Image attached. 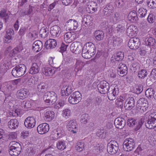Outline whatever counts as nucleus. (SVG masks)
Returning <instances> with one entry per match:
<instances>
[{"mask_svg":"<svg viewBox=\"0 0 156 156\" xmlns=\"http://www.w3.org/2000/svg\"><path fill=\"white\" fill-rule=\"evenodd\" d=\"M77 126L76 122L74 119L68 121L67 123V127L68 130L73 133H76Z\"/></svg>","mask_w":156,"mask_h":156,"instance_id":"nucleus-15","label":"nucleus"},{"mask_svg":"<svg viewBox=\"0 0 156 156\" xmlns=\"http://www.w3.org/2000/svg\"><path fill=\"white\" fill-rule=\"evenodd\" d=\"M97 87L99 92L104 94L108 92L110 88L109 84L105 81H101L98 85Z\"/></svg>","mask_w":156,"mask_h":156,"instance_id":"nucleus-9","label":"nucleus"},{"mask_svg":"<svg viewBox=\"0 0 156 156\" xmlns=\"http://www.w3.org/2000/svg\"><path fill=\"white\" fill-rule=\"evenodd\" d=\"M125 0H115L114 2L115 6L116 8H122L125 5Z\"/></svg>","mask_w":156,"mask_h":156,"instance_id":"nucleus-45","label":"nucleus"},{"mask_svg":"<svg viewBox=\"0 0 156 156\" xmlns=\"http://www.w3.org/2000/svg\"><path fill=\"white\" fill-rule=\"evenodd\" d=\"M83 47H85L87 51L90 52V53L94 55L95 53L94 45L91 42L87 43Z\"/></svg>","mask_w":156,"mask_h":156,"instance_id":"nucleus-31","label":"nucleus"},{"mask_svg":"<svg viewBox=\"0 0 156 156\" xmlns=\"http://www.w3.org/2000/svg\"><path fill=\"white\" fill-rule=\"evenodd\" d=\"M96 3L93 2L89 3L86 7L87 11L89 13H93L96 10Z\"/></svg>","mask_w":156,"mask_h":156,"instance_id":"nucleus-34","label":"nucleus"},{"mask_svg":"<svg viewBox=\"0 0 156 156\" xmlns=\"http://www.w3.org/2000/svg\"><path fill=\"white\" fill-rule=\"evenodd\" d=\"M110 19L111 22L113 23H115L117 22L119 17L117 14L114 13L111 14L110 17Z\"/></svg>","mask_w":156,"mask_h":156,"instance_id":"nucleus-53","label":"nucleus"},{"mask_svg":"<svg viewBox=\"0 0 156 156\" xmlns=\"http://www.w3.org/2000/svg\"><path fill=\"white\" fill-rule=\"evenodd\" d=\"M147 4L148 7L150 8H156V0H147Z\"/></svg>","mask_w":156,"mask_h":156,"instance_id":"nucleus-54","label":"nucleus"},{"mask_svg":"<svg viewBox=\"0 0 156 156\" xmlns=\"http://www.w3.org/2000/svg\"><path fill=\"white\" fill-rule=\"evenodd\" d=\"M43 46V43L41 41L39 40L36 41L33 44L32 49L34 51L38 52L41 50Z\"/></svg>","mask_w":156,"mask_h":156,"instance_id":"nucleus-26","label":"nucleus"},{"mask_svg":"<svg viewBox=\"0 0 156 156\" xmlns=\"http://www.w3.org/2000/svg\"><path fill=\"white\" fill-rule=\"evenodd\" d=\"M95 36L96 39L98 41L103 39L104 37V32L101 30H97L95 32Z\"/></svg>","mask_w":156,"mask_h":156,"instance_id":"nucleus-39","label":"nucleus"},{"mask_svg":"<svg viewBox=\"0 0 156 156\" xmlns=\"http://www.w3.org/2000/svg\"><path fill=\"white\" fill-rule=\"evenodd\" d=\"M71 114V112L69 109H65L62 111V116L66 119L69 118Z\"/></svg>","mask_w":156,"mask_h":156,"instance_id":"nucleus-47","label":"nucleus"},{"mask_svg":"<svg viewBox=\"0 0 156 156\" xmlns=\"http://www.w3.org/2000/svg\"><path fill=\"white\" fill-rule=\"evenodd\" d=\"M97 135L100 138L105 137L106 136V132H105L104 129H101L99 130L97 133Z\"/></svg>","mask_w":156,"mask_h":156,"instance_id":"nucleus-59","label":"nucleus"},{"mask_svg":"<svg viewBox=\"0 0 156 156\" xmlns=\"http://www.w3.org/2000/svg\"><path fill=\"white\" fill-rule=\"evenodd\" d=\"M49 125L46 123L40 124L37 128V132L41 134L46 133L49 131Z\"/></svg>","mask_w":156,"mask_h":156,"instance_id":"nucleus-16","label":"nucleus"},{"mask_svg":"<svg viewBox=\"0 0 156 156\" xmlns=\"http://www.w3.org/2000/svg\"><path fill=\"white\" fill-rule=\"evenodd\" d=\"M147 74V70L145 69H142L139 71L138 73V77L140 79H144Z\"/></svg>","mask_w":156,"mask_h":156,"instance_id":"nucleus-50","label":"nucleus"},{"mask_svg":"<svg viewBox=\"0 0 156 156\" xmlns=\"http://www.w3.org/2000/svg\"><path fill=\"white\" fill-rule=\"evenodd\" d=\"M84 66V63L83 62L79 60H77L76 63V67L75 69V71L78 74H80L79 73Z\"/></svg>","mask_w":156,"mask_h":156,"instance_id":"nucleus-33","label":"nucleus"},{"mask_svg":"<svg viewBox=\"0 0 156 156\" xmlns=\"http://www.w3.org/2000/svg\"><path fill=\"white\" fill-rule=\"evenodd\" d=\"M10 14V13L9 11H7L6 9H3L0 11V17L6 23L9 19Z\"/></svg>","mask_w":156,"mask_h":156,"instance_id":"nucleus-27","label":"nucleus"},{"mask_svg":"<svg viewBox=\"0 0 156 156\" xmlns=\"http://www.w3.org/2000/svg\"><path fill=\"white\" fill-rule=\"evenodd\" d=\"M57 147L58 149L62 151L66 147L65 142L64 141L59 140L57 143Z\"/></svg>","mask_w":156,"mask_h":156,"instance_id":"nucleus-44","label":"nucleus"},{"mask_svg":"<svg viewBox=\"0 0 156 156\" xmlns=\"http://www.w3.org/2000/svg\"><path fill=\"white\" fill-rule=\"evenodd\" d=\"M76 37L75 34L74 32H68L64 35V39L66 43H69L73 41Z\"/></svg>","mask_w":156,"mask_h":156,"instance_id":"nucleus-21","label":"nucleus"},{"mask_svg":"<svg viewBox=\"0 0 156 156\" xmlns=\"http://www.w3.org/2000/svg\"><path fill=\"white\" fill-rule=\"evenodd\" d=\"M82 99L81 94L79 91L72 93L69 98L68 101L72 104H76L79 102Z\"/></svg>","mask_w":156,"mask_h":156,"instance_id":"nucleus-6","label":"nucleus"},{"mask_svg":"<svg viewBox=\"0 0 156 156\" xmlns=\"http://www.w3.org/2000/svg\"><path fill=\"white\" fill-rule=\"evenodd\" d=\"M41 62L39 63H34L32 64L29 70V73L32 74H36L39 73L41 66Z\"/></svg>","mask_w":156,"mask_h":156,"instance_id":"nucleus-20","label":"nucleus"},{"mask_svg":"<svg viewBox=\"0 0 156 156\" xmlns=\"http://www.w3.org/2000/svg\"><path fill=\"white\" fill-rule=\"evenodd\" d=\"M108 90L106 93L108 99L112 101L115 100L119 92L118 87L116 85H112Z\"/></svg>","mask_w":156,"mask_h":156,"instance_id":"nucleus-3","label":"nucleus"},{"mask_svg":"<svg viewBox=\"0 0 156 156\" xmlns=\"http://www.w3.org/2000/svg\"><path fill=\"white\" fill-rule=\"evenodd\" d=\"M148 103L147 100L141 98L137 101L136 107L137 109L141 112H146L148 107Z\"/></svg>","mask_w":156,"mask_h":156,"instance_id":"nucleus-4","label":"nucleus"},{"mask_svg":"<svg viewBox=\"0 0 156 156\" xmlns=\"http://www.w3.org/2000/svg\"><path fill=\"white\" fill-rule=\"evenodd\" d=\"M55 113L54 112L49 111L44 114V118L46 121H50L54 119Z\"/></svg>","mask_w":156,"mask_h":156,"instance_id":"nucleus-32","label":"nucleus"},{"mask_svg":"<svg viewBox=\"0 0 156 156\" xmlns=\"http://www.w3.org/2000/svg\"><path fill=\"white\" fill-rule=\"evenodd\" d=\"M135 104V100L133 98H128L124 103V108L126 110H130L134 107Z\"/></svg>","mask_w":156,"mask_h":156,"instance_id":"nucleus-14","label":"nucleus"},{"mask_svg":"<svg viewBox=\"0 0 156 156\" xmlns=\"http://www.w3.org/2000/svg\"><path fill=\"white\" fill-rule=\"evenodd\" d=\"M33 11L32 7H29L28 9L26 11H24L22 10L21 12L23 13V14H22V15L23 16L25 15H28L32 13Z\"/></svg>","mask_w":156,"mask_h":156,"instance_id":"nucleus-63","label":"nucleus"},{"mask_svg":"<svg viewBox=\"0 0 156 156\" xmlns=\"http://www.w3.org/2000/svg\"><path fill=\"white\" fill-rule=\"evenodd\" d=\"M65 26L67 29L70 31L76 29L78 27V24L76 20L70 19L66 22Z\"/></svg>","mask_w":156,"mask_h":156,"instance_id":"nucleus-12","label":"nucleus"},{"mask_svg":"<svg viewBox=\"0 0 156 156\" xmlns=\"http://www.w3.org/2000/svg\"><path fill=\"white\" fill-rule=\"evenodd\" d=\"M40 37L44 38L48 37V30L45 28L41 29L39 32Z\"/></svg>","mask_w":156,"mask_h":156,"instance_id":"nucleus-48","label":"nucleus"},{"mask_svg":"<svg viewBox=\"0 0 156 156\" xmlns=\"http://www.w3.org/2000/svg\"><path fill=\"white\" fill-rule=\"evenodd\" d=\"M127 18L129 21L132 22L136 21L138 18L136 12L135 11L131 12L128 15Z\"/></svg>","mask_w":156,"mask_h":156,"instance_id":"nucleus-37","label":"nucleus"},{"mask_svg":"<svg viewBox=\"0 0 156 156\" xmlns=\"http://www.w3.org/2000/svg\"><path fill=\"white\" fill-rule=\"evenodd\" d=\"M145 120V117H142L140 119L139 121L138 125L137 126L136 128L135 129L136 130H137L140 128L144 122Z\"/></svg>","mask_w":156,"mask_h":156,"instance_id":"nucleus-62","label":"nucleus"},{"mask_svg":"<svg viewBox=\"0 0 156 156\" xmlns=\"http://www.w3.org/2000/svg\"><path fill=\"white\" fill-rule=\"evenodd\" d=\"M126 28V27L124 24H119L116 27V30L118 33H123L124 32Z\"/></svg>","mask_w":156,"mask_h":156,"instance_id":"nucleus-51","label":"nucleus"},{"mask_svg":"<svg viewBox=\"0 0 156 156\" xmlns=\"http://www.w3.org/2000/svg\"><path fill=\"white\" fill-rule=\"evenodd\" d=\"M65 102L64 100H60L54 106L56 109H59L63 107L65 104Z\"/></svg>","mask_w":156,"mask_h":156,"instance_id":"nucleus-56","label":"nucleus"},{"mask_svg":"<svg viewBox=\"0 0 156 156\" xmlns=\"http://www.w3.org/2000/svg\"><path fill=\"white\" fill-rule=\"evenodd\" d=\"M145 42L146 45L149 46H154L156 44L155 39L152 37L146 38Z\"/></svg>","mask_w":156,"mask_h":156,"instance_id":"nucleus-38","label":"nucleus"},{"mask_svg":"<svg viewBox=\"0 0 156 156\" xmlns=\"http://www.w3.org/2000/svg\"><path fill=\"white\" fill-rule=\"evenodd\" d=\"M127 123L129 126H133L136 123V119H134L129 118L128 119Z\"/></svg>","mask_w":156,"mask_h":156,"instance_id":"nucleus-58","label":"nucleus"},{"mask_svg":"<svg viewBox=\"0 0 156 156\" xmlns=\"http://www.w3.org/2000/svg\"><path fill=\"white\" fill-rule=\"evenodd\" d=\"M8 66L6 62L2 63L0 66V70L1 73H5L7 69H8Z\"/></svg>","mask_w":156,"mask_h":156,"instance_id":"nucleus-61","label":"nucleus"},{"mask_svg":"<svg viewBox=\"0 0 156 156\" xmlns=\"http://www.w3.org/2000/svg\"><path fill=\"white\" fill-rule=\"evenodd\" d=\"M78 44H79V42H75L72 43L71 44L70 49L73 53H74L75 50H76L77 46H78Z\"/></svg>","mask_w":156,"mask_h":156,"instance_id":"nucleus-64","label":"nucleus"},{"mask_svg":"<svg viewBox=\"0 0 156 156\" xmlns=\"http://www.w3.org/2000/svg\"><path fill=\"white\" fill-rule=\"evenodd\" d=\"M124 54L123 52H118L115 55H113L111 58V60L116 61H119L122 60L124 57Z\"/></svg>","mask_w":156,"mask_h":156,"instance_id":"nucleus-35","label":"nucleus"},{"mask_svg":"<svg viewBox=\"0 0 156 156\" xmlns=\"http://www.w3.org/2000/svg\"><path fill=\"white\" fill-rule=\"evenodd\" d=\"M147 10L143 8H140L138 10V13L140 17H143L146 14Z\"/></svg>","mask_w":156,"mask_h":156,"instance_id":"nucleus-60","label":"nucleus"},{"mask_svg":"<svg viewBox=\"0 0 156 156\" xmlns=\"http://www.w3.org/2000/svg\"><path fill=\"white\" fill-rule=\"evenodd\" d=\"M84 147V144L83 142H78L75 146L76 150L78 151H82Z\"/></svg>","mask_w":156,"mask_h":156,"instance_id":"nucleus-52","label":"nucleus"},{"mask_svg":"<svg viewBox=\"0 0 156 156\" xmlns=\"http://www.w3.org/2000/svg\"><path fill=\"white\" fill-rule=\"evenodd\" d=\"M91 19V17L90 16L87 15L84 16L82 20V24L85 27L87 26L90 24Z\"/></svg>","mask_w":156,"mask_h":156,"instance_id":"nucleus-41","label":"nucleus"},{"mask_svg":"<svg viewBox=\"0 0 156 156\" xmlns=\"http://www.w3.org/2000/svg\"><path fill=\"white\" fill-rule=\"evenodd\" d=\"M89 115L88 114H84L82 115L80 120L81 122L84 124L86 123L89 119Z\"/></svg>","mask_w":156,"mask_h":156,"instance_id":"nucleus-57","label":"nucleus"},{"mask_svg":"<svg viewBox=\"0 0 156 156\" xmlns=\"http://www.w3.org/2000/svg\"><path fill=\"white\" fill-rule=\"evenodd\" d=\"M47 85L46 83L44 82L40 83L37 86L36 90L37 93L40 94L44 92L46 90Z\"/></svg>","mask_w":156,"mask_h":156,"instance_id":"nucleus-23","label":"nucleus"},{"mask_svg":"<svg viewBox=\"0 0 156 156\" xmlns=\"http://www.w3.org/2000/svg\"><path fill=\"white\" fill-rule=\"evenodd\" d=\"M44 99L45 102L48 105H52L57 100L56 94L53 91L47 92L44 95Z\"/></svg>","mask_w":156,"mask_h":156,"instance_id":"nucleus-1","label":"nucleus"},{"mask_svg":"<svg viewBox=\"0 0 156 156\" xmlns=\"http://www.w3.org/2000/svg\"><path fill=\"white\" fill-rule=\"evenodd\" d=\"M50 32L52 36L58 37L61 33L60 28L57 26H54L51 27Z\"/></svg>","mask_w":156,"mask_h":156,"instance_id":"nucleus-24","label":"nucleus"},{"mask_svg":"<svg viewBox=\"0 0 156 156\" xmlns=\"http://www.w3.org/2000/svg\"><path fill=\"white\" fill-rule=\"evenodd\" d=\"M135 147L134 140L131 138H127L123 142V148L125 151H132Z\"/></svg>","mask_w":156,"mask_h":156,"instance_id":"nucleus-7","label":"nucleus"},{"mask_svg":"<svg viewBox=\"0 0 156 156\" xmlns=\"http://www.w3.org/2000/svg\"><path fill=\"white\" fill-rule=\"evenodd\" d=\"M140 44L139 38L133 37L129 39L128 43V45L131 49H136L139 47Z\"/></svg>","mask_w":156,"mask_h":156,"instance_id":"nucleus-10","label":"nucleus"},{"mask_svg":"<svg viewBox=\"0 0 156 156\" xmlns=\"http://www.w3.org/2000/svg\"><path fill=\"white\" fill-rule=\"evenodd\" d=\"M36 122L35 118L34 117L29 116L26 119L24 124L26 127L30 129L35 126Z\"/></svg>","mask_w":156,"mask_h":156,"instance_id":"nucleus-13","label":"nucleus"},{"mask_svg":"<svg viewBox=\"0 0 156 156\" xmlns=\"http://www.w3.org/2000/svg\"><path fill=\"white\" fill-rule=\"evenodd\" d=\"M119 150V146L118 143L115 140H111L107 145V150L108 153L111 154H115Z\"/></svg>","mask_w":156,"mask_h":156,"instance_id":"nucleus-8","label":"nucleus"},{"mask_svg":"<svg viewBox=\"0 0 156 156\" xmlns=\"http://www.w3.org/2000/svg\"><path fill=\"white\" fill-rule=\"evenodd\" d=\"M21 106L25 109L29 108L31 107V102L29 101H24L21 103Z\"/></svg>","mask_w":156,"mask_h":156,"instance_id":"nucleus-55","label":"nucleus"},{"mask_svg":"<svg viewBox=\"0 0 156 156\" xmlns=\"http://www.w3.org/2000/svg\"><path fill=\"white\" fill-rule=\"evenodd\" d=\"M27 93L26 89H22L17 91L16 94L18 98L23 99L27 97Z\"/></svg>","mask_w":156,"mask_h":156,"instance_id":"nucleus-28","label":"nucleus"},{"mask_svg":"<svg viewBox=\"0 0 156 156\" xmlns=\"http://www.w3.org/2000/svg\"><path fill=\"white\" fill-rule=\"evenodd\" d=\"M19 123L18 120L16 119H11L8 122V127L11 129H15L18 127Z\"/></svg>","mask_w":156,"mask_h":156,"instance_id":"nucleus-30","label":"nucleus"},{"mask_svg":"<svg viewBox=\"0 0 156 156\" xmlns=\"http://www.w3.org/2000/svg\"><path fill=\"white\" fill-rule=\"evenodd\" d=\"M106 136L111 138H114L115 136V132L112 129H109L106 130Z\"/></svg>","mask_w":156,"mask_h":156,"instance_id":"nucleus-49","label":"nucleus"},{"mask_svg":"<svg viewBox=\"0 0 156 156\" xmlns=\"http://www.w3.org/2000/svg\"><path fill=\"white\" fill-rule=\"evenodd\" d=\"M85 47H83L82 48V57L85 58H90L93 55L90 53L86 49V48H85Z\"/></svg>","mask_w":156,"mask_h":156,"instance_id":"nucleus-43","label":"nucleus"},{"mask_svg":"<svg viewBox=\"0 0 156 156\" xmlns=\"http://www.w3.org/2000/svg\"><path fill=\"white\" fill-rule=\"evenodd\" d=\"M145 94L148 98H154V91L152 88H150L147 89L145 91Z\"/></svg>","mask_w":156,"mask_h":156,"instance_id":"nucleus-42","label":"nucleus"},{"mask_svg":"<svg viewBox=\"0 0 156 156\" xmlns=\"http://www.w3.org/2000/svg\"><path fill=\"white\" fill-rule=\"evenodd\" d=\"M74 90V88L71 84L64 85L61 90L62 96H67L70 94Z\"/></svg>","mask_w":156,"mask_h":156,"instance_id":"nucleus-11","label":"nucleus"},{"mask_svg":"<svg viewBox=\"0 0 156 156\" xmlns=\"http://www.w3.org/2000/svg\"><path fill=\"white\" fill-rule=\"evenodd\" d=\"M127 68L126 65L123 63H120L118 67V74L122 76L126 75L127 73Z\"/></svg>","mask_w":156,"mask_h":156,"instance_id":"nucleus-18","label":"nucleus"},{"mask_svg":"<svg viewBox=\"0 0 156 156\" xmlns=\"http://www.w3.org/2000/svg\"><path fill=\"white\" fill-rule=\"evenodd\" d=\"M26 67L23 64H21L14 68L12 71V75L16 77H18L23 76L26 72Z\"/></svg>","mask_w":156,"mask_h":156,"instance_id":"nucleus-2","label":"nucleus"},{"mask_svg":"<svg viewBox=\"0 0 156 156\" xmlns=\"http://www.w3.org/2000/svg\"><path fill=\"white\" fill-rule=\"evenodd\" d=\"M51 134L54 135L55 138L58 139L65 135V132L62 128L58 127L53 130Z\"/></svg>","mask_w":156,"mask_h":156,"instance_id":"nucleus-17","label":"nucleus"},{"mask_svg":"<svg viewBox=\"0 0 156 156\" xmlns=\"http://www.w3.org/2000/svg\"><path fill=\"white\" fill-rule=\"evenodd\" d=\"M20 82V80L19 79L15 80L14 81L12 82H9L7 84V88L9 90H13L14 89V86L15 85L17 84Z\"/></svg>","mask_w":156,"mask_h":156,"instance_id":"nucleus-40","label":"nucleus"},{"mask_svg":"<svg viewBox=\"0 0 156 156\" xmlns=\"http://www.w3.org/2000/svg\"><path fill=\"white\" fill-rule=\"evenodd\" d=\"M42 72L45 76H52L55 73V71L54 69L48 67L42 68Z\"/></svg>","mask_w":156,"mask_h":156,"instance_id":"nucleus-29","label":"nucleus"},{"mask_svg":"<svg viewBox=\"0 0 156 156\" xmlns=\"http://www.w3.org/2000/svg\"><path fill=\"white\" fill-rule=\"evenodd\" d=\"M9 147L16 148L18 151L19 150L18 149H22L20 144L15 141L11 142L9 144Z\"/></svg>","mask_w":156,"mask_h":156,"instance_id":"nucleus-46","label":"nucleus"},{"mask_svg":"<svg viewBox=\"0 0 156 156\" xmlns=\"http://www.w3.org/2000/svg\"><path fill=\"white\" fill-rule=\"evenodd\" d=\"M114 124L117 128L121 129L123 128L125 125V120L121 117H118L115 119Z\"/></svg>","mask_w":156,"mask_h":156,"instance_id":"nucleus-19","label":"nucleus"},{"mask_svg":"<svg viewBox=\"0 0 156 156\" xmlns=\"http://www.w3.org/2000/svg\"><path fill=\"white\" fill-rule=\"evenodd\" d=\"M145 126L148 129L154 128L156 126V113L151 114L148 116L147 122L145 123Z\"/></svg>","mask_w":156,"mask_h":156,"instance_id":"nucleus-5","label":"nucleus"},{"mask_svg":"<svg viewBox=\"0 0 156 156\" xmlns=\"http://www.w3.org/2000/svg\"><path fill=\"white\" fill-rule=\"evenodd\" d=\"M57 45L55 40L50 39L48 40L45 43V46L47 49H52L55 48Z\"/></svg>","mask_w":156,"mask_h":156,"instance_id":"nucleus-22","label":"nucleus"},{"mask_svg":"<svg viewBox=\"0 0 156 156\" xmlns=\"http://www.w3.org/2000/svg\"><path fill=\"white\" fill-rule=\"evenodd\" d=\"M136 28L137 27L136 26L133 25L129 26L126 30V33L127 35L129 37L134 36L137 32V29Z\"/></svg>","mask_w":156,"mask_h":156,"instance_id":"nucleus-25","label":"nucleus"},{"mask_svg":"<svg viewBox=\"0 0 156 156\" xmlns=\"http://www.w3.org/2000/svg\"><path fill=\"white\" fill-rule=\"evenodd\" d=\"M9 147L8 152L9 154L12 156H17L20 153L21 149H18Z\"/></svg>","mask_w":156,"mask_h":156,"instance_id":"nucleus-36","label":"nucleus"}]
</instances>
